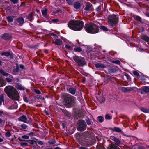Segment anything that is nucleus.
Returning a JSON list of instances; mask_svg holds the SVG:
<instances>
[{"label": "nucleus", "instance_id": "35", "mask_svg": "<svg viewBox=\"0 0 149 149\" xmlns=\"http://www.w3.org/2000/svg\"><path fill=\"white\" fill-rule=\"evenodd\" d=\"M1 54L2 55H4L6 56H9L10 54L9 52H2Z\"/></svg>", "mask_w": 149, "mask_h": 149}, {"label": "nucleus", "instance_id": "56", "mask_svg": "<svg viewBox=\"0 0 149 149\" xmlns=\"http://www.w3.org/2000/svg\"><path fill=\"white\" fill-rule=\"evenodd\" d=\"M5 72L3 70H0V73L3 74V72Z\"/></svg>", "mask_w": 149, "mask_h": 149}, {"label": "nucleus", "instance_id": "47", "mask_svg": "<svg viewBox=\"0 0 149 149\" xmlns=\"http://www.w3.org/2000/svg\"><path fill=\"white\" fill-rule=\"evenodd\" d=\"M22 138L23 139H29V137L27 135H23L22 136Z\"/></svg>", "mask_w": 149, "mask_h": 149}, {"label": "nucleus", "instance_id": "39", "mask_svg": "<svg viewBox=\"0 0 149 149\" xmlns=\"http://www.w3.org/2000/svg\"><path fill=\"white\" fill-rule=\"evenodd\" d=\"M36 140V142L37 143L41 145H42L43 144V142L42 141L37 140Z\"/></svg>", "mask_w": 149, "mask_h": 149}, {"label": "nucleus", "instance_id": "49", "mask_svg": "<svg viewBox=\"0 0 149 149\" xmlns=\"http://www.w3.org/2000/svg\"><path fill=\"white\" fill-rule=\"evenodd\" d=\"M86 123L88 125H89L91 124V121L89 119H87L86 120Z\"/></svg>", "mask_w": 149, "mask_h": 149}, {"label": "nucleus", "instance_id": "41", "mask_svg": "<svg viewBox=\"0 0 149 149\" xmlns=\"http://www.w3.org/2000/svg\"><path fill=\"white\" fill-rule=\"evenodd\" d=\"M111 117L109 114H106L105 116V118L106 119H111Z\"/></svg>", "mask_w": 149, "mask_h": 149}, {"label": "nucleus", "instance_id": "17", "mask_svg": "<svg viewBox=\"0 0 149 149\" xmlns=\"http://www.w3.org/2000/svg\"><path fill=\"white\" fill-rule=\"evenodd\" d=\"M95 66L97 68H104L106 67V66L104 64L100 63H98L95 64Z\"/></svg>", "mask_w": 149, "mask_h": 149}, {"label": "nucleus", "instance_id": "42", "mask_svg": "<svg viewBox=\"0 0 149 149\" xmlns=\"http://www.w3.org/2000/svg\"><path fill=\"white\" fill-rule=\"evenodd\" d=\"M19 70V68L18 66H17L15 69L14 70V71L15 72H18Z\"/></svg>", "mask_w": 149, "mask_h": 149}, {"label": "nucleus", "instance_id": "53", "mask_svg": "<svg viewBox=\"0 0 149 149\" xmlns=\"http://www.w3.org/2000/svg\"><path fill=\"white\" fill-rule=\"evenodd\" d=\"M136 19L139 21H140L141 20V17L138 16H136Z\"/></svg>", "mask_w": 149, "mask_h": 149}, {"label": "nucleus", "instance_id": "32", "mask_svg": "<svg viewBox=\"0 0 149 149\" xmlns=\"http://www.w3.org/2000/svg\"><path fill=\"white\" fill-rule=\"evenodd\" d=\"M7 20L9 22H13V19L11 16H9L7 17Z\"/></svg>", "mask_w": 149, "mask_h": 149}, {"label": "nucleus", "instance_id": "33", "mask_svg": "<svg viewBox=\"0 0 149 149\" xmlns=\"http://www.w3.org/2000/svg\"><path fill=\"white\" fill-rule=\"evenodd\" d=\"M74 50L75 52H80L82 51V49L80 47H77L74 48Z\"/></svg>", "mask_w": 149, "mask_h": 149}, {"label": "nucleus", "instance_id": "6", "mask_svg": "<svg viewBox=\"0 0 149 149\" xmlns=\"http://www.w3.org/2000/svg\"><path fill=\"white\" fill-rule=\"evenodd\" d=\"M75 100V97L69 95H67L65 99V101L67 104H69L74 103Z\"/></svg>", "mask_w": 149, "mask_h": 149}, {"label": "nucleus", "instance_id": "29", "mask_svg": "<svg viewBox=\"0 0 149 149\" xmlns=\"http://www.w3.org/2000/svg\"><path fill=\"white\" fill-rule=\"evenodd\" d=\"M65 47L68 50H71L72 49V45L71 44L70 45L67 44L65 46Z\"/></svg>", "mask_w": 149, "mask_h": 149}, {"label": "nucleus", "instance_id": "18", "mask_svg": "<svg viewBox=\"0 0 149 149\" xmlns=\"http://www.w3.org/2000/svg\"><path fill=\"white\" fill-rule=\"evenodd\" d=\"M142 39L145 41L147 42L149 41V37L147 36L143 35L141 36Z\"/></svg>", "mask_w": 149, "mask_h": 149}, {"label": "nucleus", "instance_id": "24", "mask_svg": "<svg viewBox=\"0 0 149 149\" xmlns=\"http://www.w3.org/2000/svg\"><path fill=\"white\" fill-rule=\"evenodd\" d=\"M6 82L4 80L0 78V87L3 86L5 85Z\"/></svg>", "mask_w": 149, "mask_h": 149}, {"label": "nucleus", "instance_id": "26", "mask_svg": "<svg viewBox=\"0 0 149 149\" xmlns=\"http://www.w3.org/2000/svg\"><path fill=\"white\" fill-rule=\"evenodd\" d=\"M32 13H30V14L29 15L26 17V19H28V20L30 21H32V19L31 18L32 16Z\"/></svg>", "mask_w": 149, "mask_h": 149}, {"label": "nucleus", "instance_id": "14", "mask_svg": "<svg viewBox=\"0 0 149 149\" xmlns=\"http://www.w3.org/2000/svg\"><path fill=\"white\" fill-rule=\"evenodd\" d=\"M68 91L72 95H74L75 94L76 91L75 88L73 87H71L68 89Z\"/></svg>", "mask_w": 149, "mask_h": 149}, {"label": "nucleus", "instance_id": "38", "mask_svg": "<svg viewBox=\"0 0 149 149\" xmlns=\"http://www.w3.org/2000/svg\"><path fill=\"white\" fill-rule=\"evenodd\" d=\"M5 135L6 137H8L11 136V134L9 132H8L5 133Z\"/></svg>", "mask_w": 149, "mask_h": 149}, {"label": "nucleus", "instance_id": "23", "mask_svg": "<svg viewBox=\"0 0 149 149\" xmlns=\"http://www.w3.org/2000/svg\"><path fill=\"white\" fill-rule=\"evenodd\" d=\"M140 109L144 113H149V110L146 108L142 107L140 108Z\"/></svg>", "mask_w": 149, "mask_h": 149}, {"label": "nucleus", "instance_id": "25", "mask_svg": "<svg viewBox=\"0 0 149 149\" xmlns=\"http://www.w3.org/2000/svg\"><path fill=\"white\" fill-rule=\"evenodd\" d=\"M19 127L22 130L26 129L27 127V126L25 124H23L20 125Z\"/></svg>", "mask_w": 149, "mask_h": 149}, {"label": "nucleus", "instance_id": "40", "mask_svg": "<svg viewBox=\"0 0 149 149\" xmlns=\"http://www.w3.org/2000/svg\"><path fill=\"white\" fill-rule=\"evenodd\" d=\"M115 71L114 69L113 68H109L108 70V71L110 73H113Z\"/></svg>", "mask_w": 149, "mask_h": 149}, {"label": "nucleus", "instance_id": "16", "mask_svg": "<svg viewBox=\"0 0 149 149\" xmlns=\"http://www.w3.org/2000/svg\"><path fill=\"white\" fill-rule=\"evenodd\" d=\"M54 43L56 45H62L63 42L61 40L59 39H57L56 40Z\"/></svg>", "mask_w": 149, "mask_h": 149}, {"label": "nucleus", "instance_id": "31", "mask_svg": "<svg viewBox=\"0 0 149 149\" xmlns=\"http://www.w3.org/2000/svg\"><path fill=\"white\" fill-rule=\"evenodd\" d=\"M113 130L116 132H120L121 131V129L118 127H115L113 129Z\"/></svg>", "mask_w": 149, "mask_h": 149}, {"label": "nucleus", "instance_id": "9", "mask_svg": "<svg viewBox=\"0 0 149 149\" xmlns=\"http://www.w3.org/2000/svg\"><path fill=\"white\" fill-rule=\"evenodd\" d=\"M136 89L135 87H121V90L124 92H127L129 91H130L132 90H135V89ZM136 91V90H135Z\"/></svg>", "mask_w": 149, "mask_h": 149}, {"label": "nucleus", "instance_id": "55", "mask_svg": "<svg viewBox=\"0 0 149 149\" xmlns=\"http://www.w3.org/2000/svg\"><path fill=\"white\" fill-rule=\"evenodd\" d=\"M19 67L20 68L22 69H24V66L22 65H19Z\"/></svg>", "mask_w": 149, "mask_h": 149}, {"label": "nucleus", "instance_id": "51", "mask_svg": "<svg viewBox=\"0 0 149 149\" xmlns=\"http://www.w3.org/2000/svg\"><path fill=\"white\" fill-rule=\"evenodd\" d=\"M35 92L38 94H40V91L38 90H36Z\"/></svg>", "mask_w": 149, "mask_h": 149}, {"label": "nucleus", "instance_id": "58", "mask_svg": "<svg viewBox=\"0 0 149 149\" xmlns=\"http://www.w3.org/2000/svg\"><path fill=\"white\" fill-rule=\"evenodd\" d=\"M3 120L0 118V124H1L3 122Z\"/></svg>", "mask_w": 149, "mask_h": 149}, {"label": "nucleus", "instance_id": "45", "mask_svg": "<svg viewBox=\"0 0 149 149\" xmlns=\"http://www.w3.org/2000/svg\"><path fill=\"white\" fill-rule=\"evenodd\" d=\"M4 101L3 98L2 97H0V105H1L2 102Z\"/></svg>", "mask_w": 149, "mask_h": 149}, {"label": "nucleus", "instance_id": "52", "mask_svg": "<svg viewBox=\"0 0 149 149\" xmlns=\"http://www.w3.org/2000/svg\"><path fill=\"white\" fill-rule=\"evenodd\" d=\"M14 4H15L16 3L17 1L18 0H10Z\"/></svg>", "mask_w": 149, "mask_h": 149}, {"label": "nucleus", "instance_id": "20", "mask_svg": "<svg viewBox=\"0 0 149 149\" xmlns=\"http://www.w3.org/2000/svg\"><path fill=\"white\" fill-rule=\"evenodd\" d=\"M15 87L17 89L20 90H25V88L24 87H22L19 84H17L15 86Z\"/></svg>", "mask_w": 149, "mask_h": 149}, {"label": "nucleus", "instance_id": "13", "mask_svg": "<svg viewBox=\"0 0 149 149\" xmlns=\"http://www.w3.org/2000/svg\"><path fill=\"white\" fill-rule=\"evenodd\" d=\"M19 121H22L24 123H27L28 122V120L26 116L24 115H23L18 118Z\"/></svg>", "mask_w": 149, "mask_h": 149}, {"label": "nucleus", "instance_id": "28", "mask_svg": "<svg viewBox=\"0 0 149 149\" xmlns=\"http://www.w3.org/2000/svg\"><path fill=\"white\" fill-rule=\"evenodd\" d=\"M105 101V98L103 97H100V99H99V100L100 103H104Z\"/></svg>", "mask_w": 149, "mask_h": 149}, {"label": "nucleus", "instance_id": "63", "mask_svg": "<svg viewBox=\"0 0 149 149\" xmlns=\"http://www.w3.org/2000/svg\"><path fill=\"white\" fill-rule=\"evenodd\" d=\"M24 100L25 101V102H28V101L27 100V99H26V98H25L24 99Z\"/></svg>", "mask_w": 149, "mask_h": 149}, {"label": "nucleus", "instance_id": "37", "mask_svg": "<svg viewBox=\"0 0 149 149\" xmlns=\"http://www.w3.org/2000/svg\"><path fill=\"white\" fill-rule=\"evenodd\" d=\"M111 62L113 63H115L117 64L120 65V62L119 60H115L112 61Z\"/></svg>", "mask_w": 149, "mask_h": 149}, {"label": "nucleus", "instance_id": "12", "mask_svg": "<svg viewBox=\"0 0 149 149\" xmlns=\"http://www.w3.org/2000/svg\"><path fill=\"white\" fill-rule=\"evenodd\" d=\"M1 38L5 40H8L11 38V36L8 34L5 33L0 36Z\"/></svg>", "mask_w": 149, "mask_h": 149}, {"label": "nucleus", "instance_id": "57", "mask_svg": "<svg viewBox=\"0 0 149 149\" xmlns=\"http://www.w3.org/2000/svg\"><path fill=\"white\" fill-rule=\"evenodd\" d=\"M14 80L16 81L17 82H18L19 81V79L18 78H16L14 79Z\"/></svg>", "mask_w": 149, "mask_h": 149}, {"label": "nucleus", "instance_id": "3", "mask_svg": "<svg viewBox=\"0 0 149 149\" xmlns=\"http://www.w3.org/2000/svg\"><path fill=\"white\" fill-rule=\"evenodd\" d=\"M118 22V19L116 16L114 15H111L109 17L108 22L109 24L113 26H115Z\"/></svg>", "mask_w": 149, "mask_h": 149}, {"label": "nucleus", "instance_id": "64", "mask_svg": "<svg viewBox=\"0 0 149 149\" xmlns=\"http://www.w3.org/2000/svg\"><path fill=\"white\" fill-rule=\"evenodd\" d=\"M54 149H60V148L58 147H56Z\"/></svg>", "mask_w": 149, "mask_h": 149}, {"label": "nucleus", "instance_id": "36", "mask_svg": "<svg viewBox=\"0 0 149 149\" xmlns=\"http://www.w3.org/2000/svg\"><path fill=\"white\" fill-rule=\"evenodd\" d=\"M100 28L101 29L103 30L104 31H107L108 30V29L104 26H101Z\"/></svg>", "mask_w": 149, "mask_h": 149}, {"label": "nucleus", "instance_id": "21", "mask_svg": "<svg viewBox=\"0 0 149 149\" xmlns=\"http://www.w3.org/2000/svg\"><path fill=\"white\" fill-rule=\"evenodd\" d=\"M108 149H119L114 144H111L108 148Z\"/></svg>", "mask_w": 149, "mask_h": 149}, {"label": "nucleus", "instance_id": "62", "mask_svg": "<svg viewBox=\"0 0 149 149\" xmlns=\"http://www.w3.org/2000/svg\"><path fill=\"white\" fill-rule=\"evenodd\" d=\"M3 112L1 111H0V116H1L3 114Z\"/></svg>", "mask_w": 149, "mask_h": 149}, {"label": "nucleus", "instance_id": "7", "mask_svg": "<svg viewBox=\"0 0 149 149\" xmlns=\"http://www.w3.org/2000/svg\"><path fill=\"white\" fill-rule=\"evenodd\" d=\"M74 60L79 66H82L85 64V62L81 59L78 57L75 56L73 58Z\"/></svg>", "mask_w": 149, "mask_h": 149}, {"label": "nucleus", "instance_id": "61", "mask_svg": "<svg viewBox=\"0 0 149 149\" xmlns=\"http://www.w3.org/2000/svg\"><path fill=\"white\" fill-rule=\"evenodd\" d=\"M33 133L32 132H31L28 135H33Z\"/></svg>", "mask_w": 149, "mask_h": 149}, {"label": "nucleus", "instance_id": "44", "mask_svg": "<svg viewBox=\"0 0 149 149\" xmlns=\"http://www.w3.org/2000/svg\"><path fill=\"white\" fill-rule=\"evenodd\" d=\"M55 141L54 140H52L49 141V143L50 144H54L55 143Z\"/></svg>", "mask_w": 149, "mask_h": 149}, {"label": "nucleus", "instance_id": "34", "mask_svg": "<svg viewBox=\"0 0 149 149\" xmlns=\"http://www.w3.org/2000/svg\"><path fill=\"white\" fill-rule=\"evenodd\" d=\"M143 91L146 93L149 92V88L148 87H145L143 88Z\"/></svg>", "mask_w": 149, "mask_h": 149}, {"label": "nucleus", "instance_id": "27", "mask_svg": "<svg viewBox=\"0 0 149 149\" xmlns=\"http://www.w3.org/2000/svg\"><path fill=\"white\" fill-rule=\"evenodd\" d=\"M98 120L100 122H102L104 120V118L102 116H99L98 117Z\"/></svg>", "mask_w": 149, "mask_h": 149}, {"label": "nucleus", "instance_id": "5", "mask_svg": "<svg viewBox=\"0 0 149 149\" xmlns=\"http://www.w3.org/2000/svg\"><path fill=\"white\" fill-rule=\"evenodd\" d=\"M16 89L11 86H6L4 89V91L8 96L10 94L14 92Z\"/></svg>", "mask_w": 149, "mask_h": 149}, {"label": "nucleus", "instance_id": "54", "mask_svg": "<svg viewBox=\"0 0 149 149\" xmlns=\"http://www.w3.org/2000/svg\"><path fill=\"white\" fill-rule=\"evenodd\" d=\"M4 76L7 77L9 75V74L8 73H6L5 72H3V74Z\"/></svg>", "mask_w": 149, "mask_h": 149}, {"label": "nucleus", "instance_id": "4", "mask_svg": "<svg viewBox=\"0 0 149 149\" xmlns=\"http://www.w3.org/2000/svg\"><path fill=\"white\" fill-rule=\"evenodd\" d=\"M14 91V92L9 95L8 96L13 100H17L20 98L19 95L18 91L16 89Z\"/></svg>", "mask_w": 149, "mask_h": 149}, {"label": "nucleus", "instance_id": "50", "mask_svg": "<svg viewBox=\"0 0 149 149\" xmlns=\"http://www.w3.org/2000/svg\"><path fill=\"white\" fill-rule=\"evenodd\" d=\"M58 19H52V22H58Z\"/></svg>", "mask_w": 149, "mask_h": 149}, {"label": "nucleus", "instance_id": "1", "mask_svg": "<svg viewBox=\"0 0 149 149\" xmlns=\"http://www.w3.org/2000/svg\"><path fill=\"white\" fill-rule=\"evenodd\" d=\"M84 23L81 21L72 20L68 23V27L71 29L75 31L81 30L84 26Z\"/></svg>", "mask_w": 149, "mask_h": 149}, {"label": "nucleus", "instance_id": "43", "mask_svg": "<svg viewBox=\"0 0 149 149\" xmlns=\"http://www.w3.org/2000/svg\"><path fill=\"white\" fill-rule=\"evenodd\" d=\"M94 48L95 49H97L99 51L101 49V47L100 46H97L95 47Z\"/></svg>", "mask_w": 149, "mask_h": 149}, {"label": "nucleus", "instance_id": "19", "mask_svg": "<svg viewBox=\"0 0 149 149\" xmlns=\"http://www.w3.org/2000/svg\"><path fill=\"white\" fill-rule=\"evenodd\" d=\"M17 21L18 23L22 25L24 23V19L22 17H20L17 19Z\"/></svg>", "mask_w": 149, "mask_h": 149}, {"label": "nucleus", "instance_id": "59", "mask_svg": "<svg viewBox=\"0 0 149 149\" xmlns=\"http://www.w3.org/2000/svg\"><path fill=\"white\" fill-rule=\"evenodd\" d=\"M79 149H86L84 147H81L79 148Z\"/></svg>", "mask_w": 149, "mask_h": 149}, {"label": "nucleus", "instance_id": "22", "mask_svg": "<svg viewBox=\"0 0 149 149\" xmlns=\"http://www.w3.org/2000/svg\"><path fill=\"white\" fill-rule=\"evenodd\" d=\"M42 13L44 17H46L47 13V9L46 8L43 9L42 11Z\"/></svg>", "mask_w": 149, "mask_h": 149}, {"label": "nucleus", "instance_id": "11", "mask_svg": "<svg viewBox=\"0 0 149 149\" xmlns=\"http://www.w3.org/2000/svg\"><path fill=\"white\" fill-rule=\"evenodd\" d=\"M93 8L92 5L91 4L88 3L86 5L84 8V10L86 11L91 12Z\"/></svg>", "mask_w": 149, "mask_h": 149}, {"label": "nucleus", "instance_id": "10", "mask_svg": "<svg viewBox=\"0 0 149 149\" xmlns=\"http://www.w3.org/2000/svg\"><path fill=\"white\" fill-rule=\"evenodd\" d=\"M111 139L114 141L115 143L117 145L119 146H121L123 145V144L120 142L119 139L113 136H111L110 138Z\"/></svg>", "mask_w": 149, "mask_h": 149}, {"label": "nucleus", "instance_id": "15", "mask_svg": "<svg viewBox=\"0 0 149 149\" xmlns=\"http://www.w3.org/2000/svg\"><path fill=\"white\" fill-rule=\"evenodd\" d=\"M74 7L76 9H78L81 6L80 3L79 2H75L73 4Z\"/></svg>", "mask_w": 149, "mask_h": 149}, {"label": "nucleus", "instance_id": "8", "mask_svg": "<svg viewBox=\"0 0 149 149\" xmlns=\"http://www.w3.org/2000/svg\"><path fill=\"white\" fill-rule=\"evenodd\" d=\"M86 123L84 121H80L79 122L78 129L81 131L84 130L86 127Z\"/></svg>", "mask_w": 149, "mask_h": 149}, {"label": "nucleus", "instance_id": "30", "mask_svg": "<svg viewBox=\"0 0 149 149\" xmlns=\"http://www.w3.org/2000/svg\"><path fill=\"white\" fill-rule=\"evenodd\" d=\"M9 77L10 78H6V80L8 82H11L12 81V80L11 78H13V77L12 75H10Z\"/></svg>", "mask_w": 149, "mask_h": 149}, {"label": "nucleus", "instance_id": "46", "mask_svg": "<svg viewBox=\"0 0 149 149\" xmlns=\"http://www.w3.org/2000/svg\"><path fill=\"white\" fill-rule=\"evenodd\" d=\"M67 2L69 4L71 5L72 3V0H66Z\"/></svg>", "mask_w": 149, "mask_h": 149}, {"label": "nucleus", "instance_id": "48", "mask_svg": "<svg viewBox=\"0 0 149 149\" xmlns=\"http://www.w3.org/2000/svg\"><path fill=\"white\" fill-rule=\"evenodd\" d=\"M133 74L134 75L137 76H139V74L136 71H134Z\"/></svg>", "mask_w": 149, "mask_h": 149}, {"label": "nucleus", "instance_id": "60", "mask_svg": "<svg viewBox=\"0 0 149 149\" xmlns=\"http://www.w3.org/2000/svg\"><path fill=\"white\" fill-rule=\"evenodd\" d=\"M27 143H22V146H26V145H27Z\"/></svg>", "mask_w": 149, "mask_h": 149}, {"label": "nucleus", "instance_id": "2", "mask_svg": "<svg viewBox=\"0 0 149 149\" xmlns=\"http://www.w3.org/2000/svg\"><path fill=\"white\" fill-rule=\"evenodd\" d=\"M84 29L87 32L91 33H96L99 31L98 27L95 24L92 23L86 24Z\"/></svg>", "mask_w": 149, "mask_h": 149}]
</instances>
